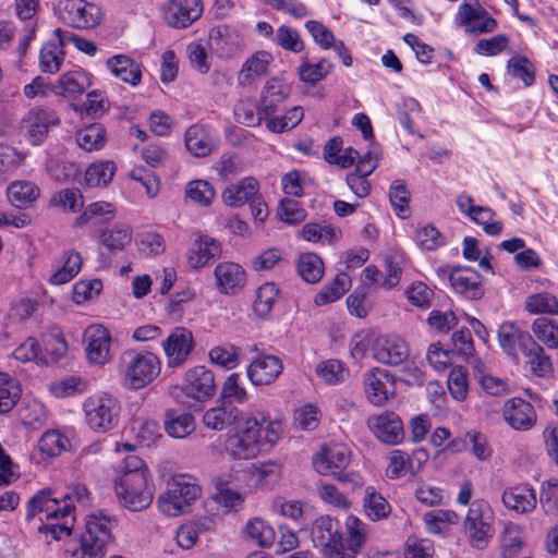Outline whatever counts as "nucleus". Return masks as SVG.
<instances>
[{
  "instance_id": "17",
  "label": "nucleus",
  "mask_w": 558,
  "mask_h": 558,
  "mask_svg": "<svg viewBox=\"0 0 558 558\" xmlns=\"http://www.w3.org/2000/svg\"><path fill=\"white\" fill-rule=\"evenodd\" d=\"M363 387L372 404L383 405L395 393V379L386 369L373 367L364 373Z\"/></svg>"
},
{
  "instance_id": "16",
  "label": "nucleus",
  "mask_w": 558,
  "mask_h": 558,
  "mask_svg": "<svg viewBox=\"0 0 558 558\" xmlns=\"http://www.w3.org/2000/svg\"><path fill=\"white\" fill-rule=\"evenodd\" d=\"M194 348V337L190 329L175 327L162 341L167 365L177 368L183 365Z\"/></svg>"
},
{
  "instance_id": "51",
  "label": "nucleus",
  "mask_w": 558,
  "mask_h": 558,
  "mask_svg": "<svg viewBox=\"0 0 558 558\" xmlns=\"http://www.w3.org/2000/svg\"><path fill=\"white\" fill-rule=\"evenodd\" d=\"M101 243L112 253L122 251L132 241L130 229L123 225H116L100 234Z\"/></svg>"
},
{
  "instance_id": "55",
  "label": "nucleus",
  "mask_w": 558,
  "mask_h": 558,
  "mask_svg": "<svg viewBox=\"0 0 558 558\" xmlns=\"http://www.w3.org/2000/svg\"><path fill=\"white\" fill-rule=\"evenodd\" d=\"M389 199L398 217L401 219L410 217V192L402 181L397 180L391 184Z\"/></svg>"
},
{
  "instance_id": "12",
  "label": "nucleus",
  "mask_w": 558,
  "mask_h": 558,
  "mask_svg": "<svg viewBox=\"0 0 558 558\" xmlns=\"http://www.w3.org/2000/svg\"><path fill=\"white\" fill-rule=\"evenodd\" d=\"M60 502L63 504L61 506V522L60 524L49 525L51 529V538L56 541H60L71 534L75 521V504L82 508L88 507L90 505V494L85 485L74 484L69 487Z\"/></svg>"
},
{
  "instance_id": "8",
  "label": "nucleus",
  "mask_w": 558,
  "mask_h": 558,
  "mask_svg": "<svg viewBox=\"0 0 558 558\" xmlns=\"http://www.w3.org/2000/svg\"><path fill=\"white\" fill-rule=\"evenodd\" d=\"M119 501L131 511H142L153 501L154 485L144 473L120 475L114 482Z\"/></svg>"
},
{
  "instance_id": "29",
  "label": "nucleus",
  "mask_w": 558,
  "mask_h": 558,
  "mask_svg": "<svg viewBox=\"0 0 558 558\" xmlns=\"http://www.w3.org/2000/svg\"><path fill=\"white\" fill-rule=\"evenodd\" d=\"M289 94L290 87L282 80L277 77L268 80L262 92L259 114L265 118L272 116Z\"/></svg>"
},
{
  "instance_id": "63",
  "label": "nucleus",
  "mask_w": 558,
  "mask_h": 558,
  "mask_svg": "<svg viewBox=\"0 0 558 558\" xmlns=\"http://www.w3.org/2000/svg\"><path fill=\"white\" fill-rule=\"evenodd\" d=\"M475 377L482 389L490 396L501 397L509 392L508 384L504 379L485 373L480 366L475 367Z\"/></svg>"
},
{
  "instance_id": "23",
  "label": "nucleus",
  "mask_w": 558,
  "mask_h": 558,
  "mask_svg": "<svg viewBox=\"0 0 558 558\" xmlns=\"http://www.w3.org/2000/svg\"><path fill=\"white\" fill-rule=\"evenodd\" d=\"M449 281L456 293L468 300H480L484 295L481 275L471 268H453Z\"/></svg>"
},
{
  "instance_id": "31",
  "label": "nucleus",
  "mask_w": 558,
  "mask_h": 558,
  "mask_svg": "<svg viewBox=\"0 0 558 558\" xmlns=\"http://www.w3.org/2000/svg\"><path fill=\"white\" fill-rule=\"evenodd\" d=\"M186 149L197 158L206 157L217 147V141L201 125L190 126L184 136Z\"/></svg>"
},
{
  "instance_id": "64",
  "label": "nucleus",
  "mask_w": 558,
  "mask_h": 558,
  "mask_svg": "<svg viewBox=\"0 0 558 558\" xmlns=\"http://www.w3.org/2000/svg\"><path fill=\"white\" fill-rule=\"evenodd\" d=\"M185 195L193 202L203 206H207L215 197V190L209 182L204 180H195L187 183Z\"/></svg>"
},
{
  "instance_id": "33",
  "label": "nucleus",
  "mask_w": 558,
  "mask_h": 558,
  "mask_svg": "<svg viewBox=\"0 0 558 558\" xmlns=\"http://www.w3.org/2000/svg\"><path fill=\"white\" fill-rule=\"evenodd\" d=\"M107 68L111 73L124 83L133 86L140 84L142 71L138 63L126 54H117L107 60Z\"/></svg>"
},
{
  "instance_id": "13",
  "label": "nucleus",
  "mask_w": 558,
  "mask_h": 558,
  "mask_svg": "<svg viewBox=\"0 0 558 558\" xmlns=\"http://www.w3.org/2000/svg\"><path fill=\"white\" fill-rule=\"evenodd\" d=\"M350 449L343 444L324 446L313 458V466L322 475H337L341 482L349 481L350 474L342 473L349 465Z\"/></svg>"
},
{
  "instance_id": "37",
  "label": "nucleus",
  "mask_w": 558,
  "mask_h": 558,
  "mask_svg": "<svg viewBox=\"0 0 558 558\" xmlns=\"http://www.w3.org/2000/svg\"><path fill=\"white\" fill-rule=\"evenodd\" d=\"M9 202L17 208L27 207L39 196L38 186L31 181H15L7 190Z\"/></svg>"
},
{
  "instance_id": "54",
  "label": "nucleus",
  "mask_w": 558,
  "mask_h": 558,
  "mask_svg": "<svg viewBox=\"0 0 558 558\" xmlns=\"http://www.w3.org/2000/svg\"><path fill=\"white\" fill-rule=\"evenodd\" d=\"M279 290L272 282H267L260 286L256 293L254 302V311L260 317H266L270 314L275 302L278 299Z\"/></svg>"
},
{
  "instance_id": "36",
  "label": "nucleus",
  "mask_w": 558,
  "mask_h": 558,
  "mask_svg": "<svg viewBox=\"0 0 558 558\" xmlns=\"http://www.w3.org/2000/svg\"><path fill=\"white\" fill-rule=\"evenodd\" d=\"M82 257L77 252L65 251L60 260V267L50 276L49 281L59 286L71 281L81 270Z\"/></svg>"
},
{
  "instance_id": "18",
  "label": "nucleus",
  "mask_w": 558,
  "mask_h": 558,
  "mask_svg": "<svg viewBox=\"0 0 558 558\" xmlns=\"http://www.w3.org/2000/svg\"><path fill=\"white\" fill-rule=\"evenodd\" d=\"M216 384L211 371L196 366L186 372L182 385L183 395L196 402H203L215 395Z\"/></svg>"
},
{
  "instance_id": "41",
  "label": "nucleus",
  "mask_w": 558,
  "mask_h": 558,
  "mask_svg": "<svg viewBox=\"0 0 558 558\" xmlns=\"http://www.w3.org/2000/svg\"><path fill=\"white\" fill-rule=\"evenodd\" d=\"M116 217V208L112 204L104 201L89 204L84 211L75 218L74 228H82L93 220L110 221Z\"/></svg>"
},
{
  "instance_id": "46",
  "label": "nucleus",
  "mask_w": 558,
  "mask_h": 558,
  "mask_svg": "<svg viewBox=\"0 0 558 558\" xmlns=\"http://www.w3.org/2000/svg\"><path fill=\"white\" fill-rule=\"evenodd\" d=\"M65 44L47 43L43 46L39 53V66L44 73H57L64 61L63 47Z\"/></svg>"
},
{
  "instance_id": "4",
  "label": "nucleus",
  "mask_w": 558,
  "mask_h": 558,
  "mask_svg": "<svg viewBox=\"0 0 558 558\" xmlns=\"http://www.w3.org/2000/svg\"><path fill=\"white\" fill-rule=\"evenodd\" d=\"M161 362L149 351L125 350L119 360V373L124 385L140 390L153 383L160 374Z\"/></svg>"
},
{
  "instance_id": "27",
  "label": "nucleus",
  "mask_w": 558,
  "mask_h": 558,
  "mask_svg": "<svg viewBox=\"0 0 558 558\" xmlns=\"http://www.w3.org/2000/svg\"><path fill=\"white\" fill-rule=\"evenodd\" d=\"M344 525L347 537L343 538L341 534V557L355 558L362 551L366 541V524L359 518L349 515Z\"/></svg>"
},
{
  "instance_id": "52",
  "label": "nucleus",
  "mask_w": 558,
  "mask_h": 558,
  "mask_svg": "<svg viewBox=\"0 0 558 558\" xmlns=\"http://www.w3.org/2000/svg\"><path fill=\"white\" fill-rule=\"evenodd\" d=\"M332 70V64L322 59L317 63H311L307 57H303V61L299 66V76L302 82L315 84L325 78Z\"/></svg>"
},
{
  "instance_id": "9",
  "label": "nucleus",
  "mask_w": 558,
  "mask_h": 558,
  "mask_svg": "<svg viewBox=\"0 0 558 558\" xmlns=\"http://www.w3.org/2000/svg\"><path fill=\"white\" fill-rule=\"evenodd\" d=\"M61 502L58 498L52 497V493L50 489L45 488L37 492L32 498L26 502V522L32 525L37 514H45V519L43 517L39 518V523L33 525L35 530L39 533L50 534L51 529L50 524H60L61 522Z\"/></svg>"
},
{
  "instance_id": "10",
  "label": "nucleus",
  "mask_w": 558,
  "mask_h": 558,
  "mask_svg": "<svg viewBox=\"0 0 558 558\" xmlns=\"http://www.w3.org/2000/svg\"><path fill=\"white\" fill-rule=\"evenodd\" d=\"M56 14L64 24L78 29L94 28L102 19L101 9L85 0H58Z\"/></svg>"
},
{
  "instance_id": "14",
  "label": "nucleus",
  "mask_w": 558,
  "mask_h": 558,
  "mask_svg": "<svg viewBox=\"0 0 558 558\" xmlns=\"http://www.w3.org/2000/svg\"><path fill=\"white\" fill-rule=\"evenodd\" d=\"M60 122L54 111L40 107L32 108L21 121L23 136L34 146H38L46 140L50 128Z\"/></svg>"
},
{
  "instance_id": "49",
  "label": "nucleus",
  "mask_w": 558,
  "mask_h": 558,
  "mask_svg": "<svg viewBox=\"0 0 558 558\" xmlns=\"http://www.w3.org/2000/svg\"><path fill=\"white\" fill-rule=\"evenodd\" d=\"M116 173L112 161H98L88 166L85 171V182L89 186L107 185Z\"/></svg>"
},
{
  "instance_id": "32",
  "label": "nucleus",
  "mask_w": 558,
  "mask_h": 558,
  "mask_svg": "<svg viewBox=\"0 0 558 558\" xmlns=\"http://www.w3.org/2000/svg\"><path fill=\"white\" fill-rule=\"evenodd\" d=\"M259 183L253 177H246L238 183L229 185L222 193L225 203L231 207H239L251 202L258 193Z\"/></svg>"
},
{
  "instance_id": "30",
  "label": "nucleus",
  "mask_w": 558,
  "mask_h": 558,
  "mask_svg": "<svg viewBox=\"0 0 558 558\" xmlns=\"http://www.w3.org/2000/svg\"><path fill=\"white\" fill-rule=\"evenodd\" d=\"M504 506L517 513H529L536 507V494L529 485H518L504 490Z\"/></svg>"
},
{
  "instance_id": "43",
  "label": "nucleus",
  "mask_w": 558,
  "mask_h": 558,
  "mask_svg": "<svg viewBox=\"0 0 558 558\" xmlns=\"http://www.w3.org/2000/svg\"><path fill=\"white\" fill-rule=\"evenodd\" d=\"M75 140L77 145L86 151L98 150L105 145L106 130L101 124L93 123L78 130Z\"/></svg>"
},
{
  "instance_id": "1",
  "label": "nucleus",
  "mask_w": 558,
  "mask_h": 558,
  "mask_svg": "<svg viewBox=\"0 0 558 558\" xmlns=\"http://www.w3.org/2000/svg\"><path fill=\"white\" fill-rule=\"evenodd\" d=\"M279 438V423L268 422L262 414H250L228 433L225 450L232 460H251L269 451Z\"/></svg>"
},
{
  "instance_id": "3",
  "label": "nucleus",
  "mask_w": 558,
  "mask_h": 558,
  "mask_svg": "<svg viewBox=\"0 0 558 558\" xmlns=\"http://www.w3.org/2000/svg\"><path fill=\"white\" fill-rule=\"evenodd\" d=\"M498 341L504 352L514 362H519L521 353L534 375L546 377L550 374L551 363L543 348L529 332L521 330L513 323L505 322L499 326Z\"/></svg>"
},
{
  "instance_id": "22",
  "label": "nucleus",
  "mask_w": 558,
  "mask_h": 558,
  "mask_svg": "<svg viewBox=\"0 0 558 558\" xmlns=\"http://www.w3.org/2000/svg\"><path fill=\"white\" fill-rule=\"evenodd\" d=\"M367 426L378 440L387 445H398L404 437L402 421L393 412L371 416Z\"/></svg>"
},
{
  "instance_id": "40",
  "label": "nucleus",
  "mask_w": 558,
  "mask_h": 558,
  "mask_svg": "<svg viewBox=\"0 0 558 558\" xmlns=\"http://www.w3.org/2000/svg\"><path fill=\"white\" fill-rule=\"evenodd\" d=\"M363 507L366 515L373 521L387 518L391 511L389 502L373 486L365 488Z\"/></svg>"
},
{
  "instance_id": "47",
  "label": "nucleus",
  "mask_w": 558,
  "mask_h": 558,
  "mask_svg": "<svg viewBox=\"0 0 558 558\" xmlns=\"http://www.w3.org/2000/svg\"><path fill=\"white\" fill-rule=\"evenodd\" d=\"M350 286V277L340 272L332 282L324 287V289L315 295V304L318 306L326 305L339 300Z\"/></svg>"
},
{
  "instance_id": "25",
  "label": "nucleus",
  "mask_w": 558,
  "mask_h": 558,
  "mask_svg": "<svg viewBox=\"0 0 558 558\" xmlns=\"http://www.w3.org/2000/svg\"><path fill=\"white\" fill-rule=\"evenodd\" d=\"M217 289L222 294H235L245 284V271L236 263L222 262L219 263L215 270Z\"/></svg>"
},
{
  "instance_id": "24",
  "label": "nucleus",
  "mask_w": 558,
  "mask_h": 558,
  "mask_svg": "<svg viewBox=\"0 0 558 558\" xmlns=\"http://www.w3.org/2000/svg\"><path fill=\"white\" fill-rule=\"evenodd\" d=\"M283 364L276 355L260 354L247 366V377L255 386L269 385L282 373Z\"/></svg>"
},
{
  "instance_id": "28",
  "label": "nucleus",
  "mask_w": 558,
  "mask_h": 558,
  "mask_svg": "<svg viewBox=\"0 0 558 558\" xmlns=\"http://www.w3.org/2000/svg\"><path fill=\"white\" fill-rule=\"evenodd\" d=\"M248 415L230 403H221L207 410L203 415V423L214 430H222L231 425L234 427Z\"/></svg>"
},
{
  "instance_id": "39",
  "label": "nucleus",
  "mask_w": 558,
  "mask_h": 558,
  "mask_svg": "<svg viewBox=\"0 0 558 558\" xmlns=\"http://www.w3.org/2000/svg\"><path fill=\"white\" fill-rule=\"evenodd\" d=\"M70 447V439L57 429L45 432L38 441V450L46 458L58 457Z\"/></svg>"
},
{
  "instance_id": "62",
  "label": "nucleus",
  "mask_w": 558,
  "mask_h": 558,
  "mask_svg": "<svg viewBox=\"0 0 558 558\" xmlns=\"http://www.w3.org/2000/svg\"><path fill=\"white\" fill-rule=\"evenodd\" d=\"M302 236L308 242L331 243L337 238V230L327 223L310 222L303 227Z\"/></svg>"
},
{
  "instance_id": "21",
  "label": "nucleus",
  "mask_w": 558,
  "mask_h": 558,
  "mask_svg": "<svg viewBox=\"0 0 558 558\" xmlns=\"http://www.w3.org/2000/svg\"><path fill=\"white\" fill-rule=\"evenodd\" d=\"M502 417L511 428L519 432L532 429L537 421L534 407L522 398L508 399L502 408Z\"/></svg>"
},
{
  "instance_id": "26",
  "label": "nucleus",
  "mask_w": 558,
  "mask_h": 558,
  "mask_svg": "<svg viewBox=\"0 0 558 558\" xmlns=\"http://www.w3.org/2000/svg\"><path fill=\"white\" fill-rule=\"evenodd\" d=\"M86 353L92 363L105 364L110 359V335L102 325H92L86 329Z\"/></svg>"
},
{
  "instance_id": "44",
  "label": "nucleus",
  "mask_w": 558,
  "mask_h": 558,
  "mask_svg": "<svg viewBox=\"0 0 558 558\" xmlns=\"http://www.w3.org/2000/svg\"><path fill=\"white\" fill-rule=\"evenodd\" d=\"M272 58L269 52L257 51L243 64L239 75L241 84L251 83L253 76H264L267 74L268 66Z\"/></svg>"
},
{
  "instance_id": "35",
  "label": "nucleus",
  "mask_w": 558,
  "mask_h": 558,
  "mask_svg": "<svg viewBox=\"0 0 558 558\" xmlns=\"http://www.w3.org/2000/svg\"><path fill=\"white\" fill-rule=\"evenodd\" d=\"M89 86V80L83 71H71L64 73L58 80V84L52 86L56 95L76 96L84 93Z\"/></svg>"
},
{
  "instance_id": "57",
  "label": "nucleus",
  "mask_w": 558,
  "mask_h": 558,
  "mask_svg": "<svg viewBox=\"0 0 558 558\" xmlns=\"http://www.w3.org/2000/svg\"><path fill=\"white\" fill-rule=\"evenodd\" d=\"M255 110L256 106L252 99H240L233 109L234 118L236 122L246 126H257L262 123L265 116L259 114V107L256 112Z\"/></svg>"
},
{
  "instance_id": "7",
  "label": "nucleus",
  "mask_w": 558,
  "mask_h": 558,
  "mask_svg": "<svg viewBox=\"0 0 558 558\" xmlns=\"http://www.w3.org/2000/svg\"><path fill=\"white\" fill-rule=\"evenodd\" d=\"M201 495V487L195 478L186 474L173 476L167 485V492L159 496L158 507L169 517H178Z\"/></svg>"
},
{
  "instance_id": "34",
  "label": "nucleus",
  "mask_w": 558,
  "mask_h": 558,
  "mask_svg": "<svg viewBox=\"0 0 558 558\" xmlns=\"http://www.w3.org/2000/svg\"><path fill=\"white\" fill-rule=\"evenodd\" d=\"M165 429L172 438H185L195 429V421L190 413L168 410L165 415Z\"/></svg>"
},
{
  "instance_id": "11",
  "label": "nucleus",
  "mask_w": 558,
  "mask_h": 558,
  "mask_svg": "<svg viewBox=\"0 0 558 558\" xmlns=\"http://www.w3.org/2000/svg\"><path fill=\"white\" fill-rule=\"evenodd\" d=\"M311 539L323 558L341 557V524L332 517L322 515L311 526Z\"/></svg>"
},
{
  "instance_id": "15",
  "label": "nucleus",
  "mask_w": 558,
  "mask_h": 558,
  "mask_svg": "<svg viewBox=\"0 0 558 558\" xmlns=\"http://www.w3.org/2000/svg\"><path fill=\"white\" fill-rule=\"evenodd\" d=\"M454 23L470 34L490 33L497 27L496 20L477 0H465L461 3L454 16Z\"/></svg>"
},
{
  "instance_id": "58",
  "label": "nucleus",
  "mask_w": 558,
  "mask_h": 558,
  "mask_svg": "<svg viewBox=\"0 0 558 558\" xmlns=\"http://www.w3.org/2000/svg\"><path fill=\"white\" fill-rule=\"evenodd\" d=\"M508 73L518 80H521L527 87L534 83L535 69L533 63L525 57H512L508 61Z\"/></svg>"
},
{
  "instance_id": "50",
  "label": "nucleus",
  "mask_w": 558,
  "mask_h": 558,
  "mask_svg": "<svg viewBox=\"0 0 558 558\" xmlns=\"http://www.w3.org/2000/svg\"><path fill=\"white\" fill-rule=\"evenodd\" d=\"M530 314H558V300L548 292H539L529 295L524 303Z\"/></svg>"
},
{
  "instance_id": "45",
  "label": "nucleus",
  "mask_w": 558,
  "mask_h": 558,
  "mask_svg": "<svg viewBox=\"0 0 558 558\" xmlns=\"http://www.w3.org/2000/svg\"><path fill=\"white\" fill-rule=\"evenodd\" d=\"M19 381L7 373H0V414L10 412L21 398Z\"/></svg>"
},
{
  "instance_id": "42",
  "label": "nucleus",
  "mask_w": 558,
  "mask_h": 558,
  "mask_svg": "<svg viewBox=\"0 0 558 558\" xmlns=\"http://www.w3.org/2000/svg\"><path fill=\"white\" fill-rule=\"evenodd\" d=\"M296 270L304 281L316 283L324 275V263L317 254L304 253L298 258Z\"/></svg>"
},
{
  "instance_id": "38",
  "label": "nucleus",
  "mask_w": 558,
  "mask_h": 558,
  "mask_svg": "<svg viewBox=\"0 0 558 558\" xmlns=\"http://www.w3.org/2000/svg\"><path fill=\"white\" fill-rule=\"evenodd\" d=\"M221 254L220 243L208 235H201L197 240V250L189 256V264L193 268L205 266L210 259Z\"/></svg>"
},
{
  "instance_id": "59",
  "label": "nucleus",
  "mask_w": 558,
  "mask_h": 558,
  "mask_svg": "<svg viewBox=\"0 0 558 558\" xmlns=\"http://www.w3.org/2000/svg\"><path fill=\"white\" fill-rule=\"evenodd\" d=\"M500 543L502 558H512L515 556L522 545L519 526L511 522L506 523L500 535Z\"/></svg>"
},
{
  "instance_id": "20",
  "label": "nucleus",
  "mask_w": 558,
  "mask_h": 558,
  "mask_svg": "<svg viewBox=\"0 0 558 558\" xmlns=\"http://www.w3.org/2000/svg\"><path fill=\"white\" fill-rule=\"evenodd\" d=\"M162 12L169 26L185 28L201 17L203 5L201 0H168Z\"/></svg>"
},
{
  "instance_id": "2",
  "label": "nucleus",
  "mask_w": 558,
  "mask_h": 558,
  "mask_svg": "<svg viewBox=\"0 0 558 558\" xmlns=\"http://www.w3.org/2000/svg\"><path fill=\"white\" fill-rule=\"evenodd\" d=\"M118 523V518L108 510L98 509L87 514L78 545L66 549V558H104L114 543Z\"/></svg>"
},
{
  "instance_id": "61",
  "label": "nucleus",
  "mask_w": 558,
  "mask_h": 558,
  "mask_svg": "<svg viewBox=\"0 0 558 558\" xmlns=\"http://www.w3.org/2000/svg\"><path fill=\"white\" fill-rule=\"evenodd\" d=\"M51 203L71 213L81 210L84 206V197L78 189H64L56 193Z\"/></svg>"
},
{
  "instance_id": "53",
  "label": "nucleus",
  "mask_w": 558,
  "mask_h": 558,
  "mask_svg": "<svg viewBox=\"0 0 558 558\" xmlns=\"http://www.w3.org/2000/svg\"><path fill=\"white\" fill-rule=\"evenodd\" d=\"M247 536L262 547H269L275 541V531L264 520L254 518L245 526Z\"/></svg>"
},
{
  "instance_id": "5",
  "label": "nucleus",
  "mask_w": 558,
  "mask_h": 558,
  "mask_svg": "<svg viewBox=\"0 0 558 558\" xmlns=\"http://www.w3.org/2000/svg\"><path fill=\"white\" fill-rule=\"evenodd\" d=\"M495 515L489 504L484 499H476L470 504L462 521V533L473 549L483 550L494 538Z\"/></svg>"
},
{
  "instance_id": "56",
  "label": "nucleus",
  "mask_w": 558,
  "mask_h": 558,
  "mask_svg": "<svg viewBox=\"0 0 558 558\" xmlns=\"http://www.w3.org/2000/svg\"><path fill=\"white\" fill-rule=\"evenodd\" d=\"M495 211L486 206H477L470 217L472 221L483 227L486 234L497 236L502 232L504 223L495 220Z\"/></svg>"
},
{
  "instance_id": "6",
  "label": "nucleus",
  "mask_w": 558,
  "mask_h": 558,
  "mask_svg": "<svg viewBox=\"0 0 558 558\" xmlns=\"http://www.w3.org/2000/svg\"><path fill=\"white\" fill-rule=\"evenodd\" d=\"M85 424L95 433L105 434L118 426L121 403L110 393L93 395L83 402Z\"/></svg>"
},
{
  "instance_id": "60",
  "label": "nucleus",
  "mask_w": 558,
  "mask_h": 558,
  "mask_svg": "<svg viewBox=\"0 0 558 558\" xmlns=\"http://www.w3.org/2000/svg\"><path fill=\"white\" fill-rule=\"evenodd\" d=\"M532 330L535 337L548 348H558V325L550 319L541 317L534 320Z\"/></svg>"
},
{
  "instance_id": "48",
  "label": "nucleus",
  "mask_w": 558,
  "mask_h": 558,
  "mask_svg": "<svg viewBox=\"0 0 558 558\" xmlns=\"http://www.w3.org/2000/svg\"><path fill=\"white\" fill-rule=\"evenodd\" d=\"M240 353V348L231 343H223L214 347L209 351V359L211 363L218 366H221L226 369H233L241 362Z\"/></svg>"
},
{
  "instance_id": "19",
  "label": "nucleus",
  "mask_w": 558,
  "mask_h": 558,
  "mask_svg": "<svg viewBox=\"0 0 558 558\" xmlns=\"http://www.w3.org/2000/svg\"><path fill=\"white\" fill-rule=\"evenodd\" d=\"M373 357L381 364L397 366L408 360V343L395 335L379 336L372 345Z\"/></svg>"
}]
</instances>
